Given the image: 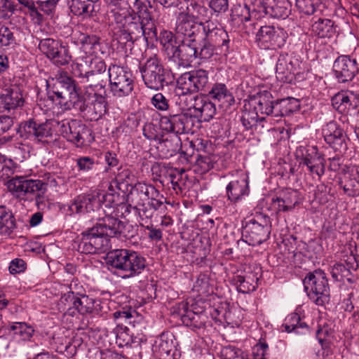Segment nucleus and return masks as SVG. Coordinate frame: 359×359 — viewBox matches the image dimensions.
Listing matches in <instances>:
<instances>
[{"instance_id":"obj_54","label":"nucleus","mask_w":359,"mask_h":359,"mask_svg":"<svg viewBox=\"0 0 359 359\" xmlns=\"http://www.w3.org/2000/svg\"><path fill=\"white\" fill-rule=\"evenodd\" d=\"M332 278L336 281H344L346 277L350 276L351 272L346 266L341 263L334 264L330 271Z\"/></svg>"},{"instance_id":"obj_8","label":"nucleus","mask_w":359,"mask_h":359,"mask_svg":"<svg viewBox=\"0 0 359 359\" xmlns=\"http://www.w3.org/2000/svg\"><path fill=\"white\" fill-rule=\"evenodd\" d=\"M103 217L92 227L81 233V238L78 245V250L84 254H96L104 252L109 248V238L101 226Z\"/></svg>"},{"instance_id":"obj_59","label":"nucleus","mask_w":359,"mask_h":359,"mask_svg":"<svg viewBox=\"0 0 359 359\" xmlns=\"http://www.w3.org/2000/svg\"><path fill=\"white\" fill-rule=\"evenodd\" d=\"M344 192L351 197L359 196V179H350L343 186Z\"/></svg>"},{"instance_id":"obj_23","label":"nucleus","mask_w":359,"mask_h":359,"mask_svg":"<svg viewBox=\"0 0 359 359\" xmlns=\"http://www.w3.org/2000/svg\"><path fill=\"white\" fill-rule=\"evenodd\" d=\"M325 141L335 151L344 153L347 149L346 140L342 128L334 121H330L323 129Z\"/></svg>"},{"instance_id":"obj_48","label":"nucleus","mask_w":359,"mask_h":359,"mask_svg":"<svg viewBox=\"0 0 359 359\" xmlns=\"http://www.w3.org/2000/svg\"><path fill=\"white\" fill-rule=\"evenodd\" d=\"M264 119V117H259L257 112L252 108V109H246L243 113L241 121L246 130H250L257 127L259 121H263Z\"/></svg>"},{"instance_id":"obj_51","label":"nucleus","mask_w":359,"mask_h":359,"mask_svg":"<svg viewBox=\"0 0 359 359\" xmlns=\"http://www.w3.org/2000/svg\"><path fill=\"white\" fill-rule=\"evenodd\" d=\"M348 93L349 91H341L334 95L332 98L333 107L341 114L347 113L349 111Z\"/></svg>"},{"instance_id":"obj_21","label":"nucleus","mask_w":359,"mask_h":359,"mask_svg":"<svg viewBox=\"0 0 359 359\" xmlns=\"http://www.w3.org/2000/svg\"><path fill=\"white\" fill-rule=\"evenodd\" d=\"M252 10L273 18L285 19L290 15L291 4L287 0H262V4L254 6Z\"/></svg>"},{"instance_id":"obj_35","label":"nucleus","mask_w":359,"mask_h":359,"mask_svg":"<svg viewBox=\"0 0 359 359\" xmlns=\"http://www.w3.org/2000/svg\"><path fill=\"white\" fill-rule=\"evenodd\" d=\"M101 309L100 300L87 295L76 297L74 310L81 314L98 313Z\"/></svg>"},{"instance_id":"obj_63","label":"nucleus","mask_w":359,"mask_h":359,"mask_svg":"<svg viewBox=\"0 0 359 359\" xmlns=\"http://www.w3.org/2000/svg\"><path fill=\"white\" fill-rule=\"evenodd\" d=\"M151 104L158 110L165 111L169 109L168 101L162 93L154 95L151 99Z\"/></svg>"},{"instance_id":"obj_30","label":"nucleus","mask_w":359,"mask_h":359,"mask_svg":"<svg viewBox=\"0 0 359 359\" xmlns=\"http://www.w3.org/2000/svg\"><path fill=\"white\" fill-rule=\"evenodd\" d=\"M182 309L180 311L181 320L183 324L192 329H201L203 327L208 321V317L204 311H194L187 308V304H182Z\"/></svg>"},{"instance_id":"obj_49","label":"nucleus","mask_w":359,"mask_h":359,"mask_svg":"<svg viewBox=\"0 0 359 359\" xmlns=\"http://www.w3.org/2000/svg\"><path fill=\"white\" fill-rule=\"evenodd\" d=\"M320 5V0H296V6L298 11L307 15L317 13Z\"/></svg>"},{"instance_id":"obj_4","label":"nucleus","mask_w":359,"mask_h":359,"mask_svg":"<svg viewBox=\"0 0 359 359\" xmlns=\"http://www.w3.org/2000/svg\"><path fill=\"white\" fill-rule=\"evenodd\" d=\"M201 53L205 58L211 57L214 51L219 48L226 53L229 48V36L216 22H206L201 28Z\"/></svg>"},{"instance_id":"obj_3","label":"nucleus","mask_w":359,"mask_h":359,"mask_svg":"<svg viewBox=\"0 0 359 359\" xmlns=\"http://www.w3.org/2000/svg\"><path fill=\"white\" fill-rule=\"evenodd\" d=\"M81 66L77 65L74 69V74L80 79L87 91H106V86L109 80V70L107 72L105 62L95 57L92 59L90 64V69L83 72Z\"/></svg>"},{"instance_id":"obj_15","label":"nucleus","mask_w":359,"mask_h":359,"mask_svg":"<svg viewBox=\"0 0 359 359\" xmlns=\"http://www.w3.org/2000/svg\"><path fill=\"white\" fill-rule=\"evenodd\" d=\"M193 118L187 113L168 112L160 118V126L163 130L177 134L188 133L192 128Z\"/></svg>"},{"instance_id":"obj_39","label":"nucleus","mask_w":359,"mask_h":359,"mask_svg":"<svg viewBox=\"0 0 359 359\" xmlns=\"http://www.w3.org/2000/svg\"><path fill=\"white\" fill-rule=\"evenodd\" d=\"M16 227L13 212L4 205H0V234L9 235Z\"/></svg>"},{"instance_id":"obj_50","label":"nucleus","mask_w":359,"mask_h":359,"mask_svg":"<svg viewBox=\"0 0 359 359\" xmlns=\"http://www.w3.org/2000/svg\"><path fill=\"white\" fill-rule=\"evenodd\" d=\"M172 336L162 334L155 341V348L161 355H169L174 348Z\"/></svg>"},{"instance_id":"obj_47","label":"nucleus","mask_w":359,"mask_h":359,"mask_svg":"<svg viewBox=\"0 0 359 359\" xmlns=\"http://www.w3.org/2000/svg\"><path fill=\"white\" fill-rule=\"evenodd\" d=\"M159 39L165 53L171 58L175 55L178 44L172 33L169 31H163L160 34Z\"/></svg>"},{"instance_id":"obj_37","label":"nucleus","mask_w":359,"mask_h":359,"mask_svg":"<svg viewBox=\"0 0 359 359\" xmlns=\"http://www.w3.org/2000/svg\"><path fill=\"white\" fill-rule=\"evenodd\" d=\"M273 203L277 204L278 211L287 212L294 208L299 203L298 192L295 190H287L282 198L277 197L273 200Z\"/></svg>"},{"instance_id":"obj_41","label":"nucleus","mask_w":359,"mask_h":359,"mask_svg":"<svg viewBox=\"0 0 359 359\" xmlns=\"http://www.w3.org/2000/svg\"><path fill=\"white\" fill-rule=\"evenodd\" d=\"M311 31L320 38H330L335 33V28L331 20L319 18L312 25Z\"/></svg>"},{"instance_id":"obj_58","label":"nucleus","mask_w":359,"mask_h":359,"mask_svg":"<svg viewBox=\"0 0 359 359\" xmlns=\"http://www.w3.org/2000/svg\"><path fill=\"white\" fill-rule=\"evenodd\" d=\"M135 8L137 10L138 15L141 19L144 18H150L149 8H151L150 1L148 0H136L134 4Z\"/></svg>"},{"instance_id":"obj_36","label":"nucleus","mask_w":359,"mask_h":359,"mask_svg":"<svg viewBox=\"0 0 359 359\" xmlns=\"http://www.w3.org/2000/svg\"><path fill=\"white\" fill-rule=\"evenodd\" d=\"M90 95V90L86 92L83 95L79 94L76 90L69 96V103L65 102V109L73 108L76 111H79L83 114V116L86 117L87 109L88 107V95Z\"/></svg>"},{"instance_id":"obj_25","label":"nucleus","mask_w":359,"mask_h":359,"mask_svg":"<svg viewBox=\"0 0 359 359\" xmlns=\"http://www.w3.org/2000/svg\"><path fill=\"white\" fill-rule=\"evenodd\" d=\"M286 34L282 29L273 26H262L257 34V41L265 48L281 47L285 44Z\"/></svg>"},{"instance_id":"obj_26","label":"nucleus","mask_w":359,"mask_h":359,"mask_svg":"<svg viewBox=\"0 0 359 359\" xmlns=\"http://www.w3.org/2000/svg\"><path fill=\"white\" fill-rule=\"evenodd\" d=\"M211 15V12L203 3L191 1L187 6V14L182 15L177 23L188 21L203 27L205 22H213L210 19Z\"/></svg>"},{"instance_id":"obj_24","label":"nucleus","mask_w":359,"mask_h":359,"mask_svg":"<svg viewBox=\"0 0 359 359\" xmlns=\"http://www.w3.org/2000/svg\"><path fill=\"white\" fill-rule=\"evenodd\" d=\"M20 4L28 9L30 16L35 23L41 24L44 15H50L55 11L59 0H18Z\"/></svg>"},{"instance_id":"obj_44","label":"nucleus","mask_w":359,"mask_h":359,"mask_svg":"<svg viewBox=\"0 0 359 359\" xmlns=\"http://www.w3.org/2000/svg\"><path fill=\"white\" fill-rule=\"evenodd\" d=\"M296 100L292 97L275 100L273 117H282L290 115L295 110L296 106L293 105Z\"/></svg>"},{"instance_id":"obj_20","label":"nucleus","mask_w":359,"mask_h":359,"mask_svg":"<svg viewBox=\"0 0 359 359\" xmlns=\"http://www.w3.org/2000/svg\"><path fill=\"white\" fill-rule=\"evenodd\" d=\"M52 126H55L54 121L38 123L29 118L20 124L18 133L24 139H37L40 141L51 136Z\"/></svg>"},{"instance_id":"obj_60","label":"nucleus","mask_w":359,"mask_h":359,"mask_svg":"<svg viewBox=\"0 0 359 359\" xmlns=\"http://www.w3.org/2000/svg\"><path fill=\"white\" fill-rule=\"evenodd\" d=\"M134 208L137 210L138 214L142 219H151L153 217L155 212L148 203L147 204H145L140 201H137V203H135Z\"/></svg>"},{"instance_id":"obj_18","label":"nucleus","mask_w":359,"mask_h":359,"mask_svg":"<svg viewBox=\"0 0 359 359\" xmlns=\"http://www.w3.org/2000/svg\"><path fill=\"white\" fill-rule=\"evenodd\" d=\"M142 23L143 20L140 17H129L127 22L114 32L116 39L121 44H126L128 42L133 43L140 39L144 33Z\"/></svg>"},{"instance_id":"obj_64","label":"nucleus","mask_w":359,"mask_h":359,"mask_svg":"<svg viewBox=\"0 0 359 359\" xmlns=\"http://www.w3.org/2000/svg\"><path fill=\"white\" fill-rule=\"evenodd\" d=\"M91 55H95L96 57L99 53L104 54L103 44L100 42V39L97 36L91 37V43L89 44V49L86 51Z\"/></svg>"},{"instance_id":"obj_13","label":"nucleus","mask_w":359,"mask_h":359,"mask_svg":"<svg viewBox=\"0 0 359 359\" xmlns=\"http://www.w3.org/2000/svg\"><path fill=\"white\" fill-rule=\"evenodd\" d=\"M296 156L300 159V165L306 166L309 172L316 175L318 177L323 176L325 171V160L314 146H299L296 150Z\"/></svg>"},{"instance_id":"obj_53","label":"nucleus","mask_w":359,"mask_h":359,"mask_svg":"<svg viewBox=\"0 0 359 359\" xmlns=\"http://www.w3.org/2000/svg\"><path fill=\"white\" fill-rule=\"evenodd\" d=\"M72 57L69 53V50L65 46L61 45L57 49L56 54H53L50 60L57 66H64L70 62Z\"/></svg>"},{"instance_id":"obj_45","label":"nucleus","mask_w":359,"mask_h":359,"mask_svg":"<svg viewBox=\"0 0 359 359\" xmlns=\"http://www.w3.org/2000/svg\"><path fill=\"white\" fill-rule=\"evenodd\" d=\"M72 285H70V291L67 293L62 294L60 298L57 306L58 309L61 312H69L70 315H73L74 313V311L71 312V310L75 309L76 295H75L74 292L72 290Z\"/></svg>"},{"instance_id":"obj_1","label":"nucleus","mask_w":359,"mask_h":359,"mask_svg":"<svg viewBox=\"0 0 359 359\" xmlns=\"http://www.w3.org/2000/svg\"><path fill=\"white\" fill-rule=\"evenodd\" d=\"M201 28L199 25L184 21L177 23L176 32L177 34L184 36L180 43L177 44L176 51L171 58L182 65H189L196 59H206L201 53Z\"/></svg>"},{"instance_id":"obj_42","label":"nucleus","mask_w":359,"mask_h":359,"mask_svg":"<svg viewBox=\"0 0 359 359\" xmlns=\"http://www.w3.org/2000/svg\"><path fill=\"white\" fill-rule=\"evenodd\" d=\"M99 0H71L70 9L75 15H89Z\"/></svg>"},{"instance_id":"obj_9","label":"nucleus","mask_w":359,"mask_h":359,"mask_svg":"<svg viewBox=\"0 0 359 359\" xmlns=\"http://www.w3.org/2000/svg\"><path fill=\"white\" fill-rule=\"evenodd\" d=\"M271 233L270 219L260 215L247 222L242 230L243 241L250 245L256 246L269 238Z\"/></svg>"},{"instance_id":"obj_16","label":"nucleus","mask_w":359,"mask_h":359,"mask_svg":"<svg viewBox=\"0 0 359 359\" xmlns=\"http://www.w3.org/2000/svg\"><path fill=\"white\" fill-rule=\"evenodd\" d=\"M300 61L287 53L280 54L276 67V75L278 80L283 83H292L299 77Z\"/></svg>"},{"instance_id":"obj_29","label":"nucleus","mask_w":359,"mask_h":359,"mask_svg":"<svg viewBox=\"0 0 359 359\" xmlns=\"http://www.w3.org/2000/svg\"><path fill=\"white\" fill-rule=\"evenodd\" d=\"M250 106L259 115L273 116L275 100L267 91L258 94L251 99Z\"/></svg>"},{"instance_id":"obj_34","label":"nucleus","mask_w":359,"mask_h":359,"mask_svg":"<svg viewBox=\"0 0 359 359\" xmlns=\"http://www.w3.org/2000/svg\"><path fill=\"white\" fill-rule=\"evenodd\" d=\"M209 97L215 102H217L222 107H229L234 102V97L224 83H215L208 92Z\"/></svg>"},{"instance_id":"obj_56","label":"nucleus","mask_w":359,"mask_h":359,"mask_svg":"<svg viewBox=\"0 0 359 359\" xmlns=\"http://www.w3.org/2000/svg\"><path fill=\"white\" fill-rule=\"evenodd\" d=\"M15 163L11 159L6 160L4 156H0V172L1 177H11L15 172Z\"/></svg>"},{"instance_id":"obj_57","label":"nucleus","mask_w":359,"mask_h":359,"mask_svg":"<svg viewBox=\"0 0 359 359\" xmlns=\"http://www.w3.org/2000/svg\"><path fill=\"white\" fill-rule=\"evenodd\" d=\"M95 164L94 158L89 156H81L76 159V165L79 168V170L83 172L92 170Z\"/></svg>"},{"instance_id":"obj_6","label":"nucleus","mask_w":359,"mask_h":359,"mask_svg":"<svg viewBox=\"0 0 359 359\" xmlns=\"http://www.w3.org/2000/svg\"><path fill=\"white\" fill-rule=\"evenodd\" d=\"M140 71L144 83L150 89L158 90L171 82L170 72L163 67L161 60L156 56L147 59L140 66Z\"/></svg>"},{"instance_id":"obj_11","label":"nucleus","mask_w":359,"mask_h":359,"mask_svg":"<svg viewBox=\"0 0 359 359\" xmlns=\"http://www.w3.org/2000/svg\"><path fill=\"white\" fill-rule=\"evenodd\" d=\"M109 74L110 89L114 96L122 97L131 93L134 80L130 71L119 65H111Z\"/></svg>"},{"instance_id":"obj_12","label":"nucleus","mask_w":359,"mask_h":359,"mask_svg":"<svg viewBox=\"0 0 359 359\" xmlns=\"http://www.w3.org/2000/svg\"><path fill=\"white\" fill-rule=\"evenodd\" d=\"M55 127L57 132L67 141L72 142L77 147L83 146L89 141L91 135V130L81 121L79 120H62L54 121Z\"/></svg>"},{"instance_id":"obj_46","label":"nucleus","mask_w":359,"mask_h":359,"mask_svg":"<svg viewBox=\"0 0 359 359\" xmlns=\"http://www.w3.org/2000/svg\"><path fill=\"white\" fill-rule=\"evenodd\" d=\"M3 94L11 110L23 106L24 99L18 88L6 89Z\"/></svg>"},{"instance_id":"obj_19","label":"nucleus","mask_w":359,"mask_h":359,"mask_svg":"<svg viewBox=\"0 0 359 359\" xmlns=\"http://www.w3.org/2000/svg\"><path fill=\"white\" fill-rule=\"evenodd\" d=\"M184 101L189 102L187 104V109H194V116L198 117L201 121H209L216 114L215 104L205 96L189 95Z\"/></svg>"},{"instance_id":"obj_61","label":"nucleus","mask_w":359,"mask_h":359,"mask_svg":"<svg viewBox=\"0 0 359 359\" xmlns=\"http://www.w3.org/2000/svg\"><path fill=\"white\" fill-rule=\"evenodd\" d=\"M15 5L11 0H0V18H5L14 13Z\"/></svg>"},{"instance_id":"obj_28","label":"nucleus","mask_w":359,"mask_h":359,"mask_svg":"<svg viewBox=\"0 0 359 359\" xmlns=\"http://www.w3.org/2000/svg\"><path fill=\"white\" fill-rule=\"evenodd\" d=\"M106 4L109 8V18L111 23H115L114 32L121 25L127 22L129 17L133 15L130 14L128 5L125 1Z\"/></svg>"},{"instance_id":"obj_2","label":"nucleus","mask_w":359,"mask_h":359,"mask_svg":"<svg viewBox=\"0 0 359 359\" xmlns=\"http://www.w3.org/2000/svg\"><path fill=\"white\" fill-rule=\"evenodd\" d=\"M106 264L117 270L123 278L140 274L146 267V259L139 252L127 249H116L107 252Z\"/></svg>"},{"instance_id":"obj_17","label":"nucleus","mask_w":359,"mask_h":359,"mask_svg":"<svg viewBox=\"0 0 359 359\" xmlns=\"http://www.w3.org/2000/svg\"><path fill=\"white\" fill-rule=\"evenodd\" d=\"M101 226L104 228L105 234L110 237L125 238L126 239H134L137 237V229L129 223L120 221L116 216L106 214L103 217V222Z\"/></svg>"},{"instance_id":"obj_10","label":"nucleus","mask_w":359,"mask_h":359,"mask_svg":"<svg viewBox=\"0 0 359 359\" xmlns=\"http://www.w3.org/2000/svg\"><path fill=\"white\" fill-rule=\"evenodd\" d=\"M209 83L208 72L204 69H198L182 74L177 80V93L186 97L194 93L203 90Z\"/></svg>"},{"instance_id":"obj_38","label":"nucleus","mask_w":359,"mask_h":359,"mask_svg":"<svg viewBox=\"0 0 359 359\" xmlns=\"http://www.w3.org/2000/svg\"><path fill=\"white\" fill-rule=\"evenodd\" d=\"M5 330H8V333L12 334L15 339L22 341L29 340L34 332L32 326L22 322L14 323Z\"/></svg>"},{"instance_id":"obj_62","label":"nucleus","mask_w":359,"mask_h":359,"mask_svg":"<svg viewBox=\"0 0 359 359\" xmlns=\"http://www.w3.org/2000/svg\"><path fill=\"white\" fill-rule=\"evenodd\" d=\"M222 354L225 359H249L245 355H243L240 350L236 349L232 346H226L222 351Z\"/></svg>"},{"instance_id":"obj_27","label":"nucleus","mask_w":359,"mask_h":359,"mask_svg":"<svg viewBox=\"0 0 359 359\" xmlns=\"http://www.w3.org/2000/svg\"><path fill=\"white\" fill-rule=\"evenodd\" d=\"M106 91H90L86 117L90 121H97L107 111Z\"/></svg>"},{"instance_id":"obj_5","label":"nucleus","mask_w":359,"mask_h":359,"mask_svg":"<svg viewBox=\"0 0 359 359\" xmlns=\"http://www.w3.org/2000/svg\"><path fill=\"white\" fill-rule=\"evenodd\" d=\"M303 284L308 297L316 305L323 306L329 302L330 290L328 279L323 270L316 269L308 273Z\"/></svg>"},{"instance_id":"obj_22","label":"nucleus","mask_w":359,"mask_h":359,"mask_svg":"<svg viewBox=\"0 0 359 359\" xmlns=\"http://www.w3.org/2000/svg\"><path fill=\"white\" fill-rule=\"evenodd\" d=\"M333 72L339 83L351 81L358 72L356 59L348 55L339 56L333 64Z\"/></svg>"},{"instance_id":"obj_52","label":"nucleus","mask_w":359,"mask_h":359,"mask_svg":"<svg viewBox=\"0 0 359 359\" xmlns=\"http://www.w3.org/2000/svg\"><path fill=\"white\" fill-rule=\"evenodd\" d=\"M61 45L62 44H60L58 41L47 38L40 41L39 48L41 53L50 59L53 54H56L57 49H58Z\"/></svg>"},{"instance_id":"obj_7","label":"nucleus","mask_w":359,"mask_h":359,"mask_svg":"<svg viewBox=\"0 0 359 359\" xmlns=\"http://www.w3.org/2000/svg\"><path fill=\"white\" fill-rule=\"evenodd\" d=\"M114 196L111 194H97L79 195L69 205L70 215L87 213L95 211L106 212L105 208L111 209L114 204Z\"/></svg>"},{"instance_id":"obj_40","label":"nucleus","mask_w":359,"mask_h":359,"mask_svg":"<svg viewBox=\"0 0 359 359\" xmlns=\"http://www.w3.org/2000/svg\"><path fill=\"white\" fill-rule=\"evenodd\" d=\"M258 280L259 278L253 273L238 276L235 278L238 291L243 294L255 291L258 286Z\"/></svg>"},{"instance_id":"obj_43","label":"nucleus","mask_w":359,"mask_h":359,"mask_svg":"<svg viewBox=\"0 0 359 359\" xmlns=\"http://www.w3.org/2000/svg\"><path fill=\"white\" fill-rule=\"evenodd\" d=\"M159 148L164 158L173 156L180 149V139L177 135L166 138L159 143Z\"/></svg>"},{"instance_id":"obj_55","label":"nucleus","mask_w":359,"mask_h":359,"mask_svg":"<svg viewBox=\"0 0 359 359\" xmlns=\"http://www.w3.org/2000/svg\"><path fill=\"white\" fill-rule=\"evenodd\" d=\"M16 43L13 31L4 26H0V46H8Z\"/></svg>"},{"instance_id":"obj_31","label":"nucleus","mask_w":359,"mask_h":359,"mask_svg":"<svg viewBox=\"0 0 359 359\" xmlns=\"http://www.w3.org/2000/svg\"><path fill=\"white\" fill-rule=\"evenodd\" d=\"M132 201L137 203V201L144 203V201L154 199L155 197L163 198L159 191L151 184L138 182L135 184L130 191Z\"/></svg>"},{"instance_id":"obj_32","label":"nucleus","mask_w":359,"mask_h":359,"mask_svg":"<svg viewBox=\"0 0 359 359\" xmlns=\"http://www.w3.org/2000/svg\"><path fill=\"white\" fill-rule=\"evenodd\" d=\"M228 200L236 203L249 193L248 182L245 177L231 180L226 187Z\"/></svg>"},{"instance_id":"obj_14","label":"nucleus","mask_w":359,"mask_h":359,"mask_svg":"<svg viewBox=\"0 0 359 359\" xmlns=\"http://www.w3.org/2000/svg\"><path fill=\"white\" fill-rule=\"evenodd\" d=\"M9 191L18 197L29 194L37 193L39 196L43 194L48 188V183L40 180L27 179L23 176H15L6 182Z\"/></svg>"},{"instance_id":"obj_33","label":"nucleus","mask_w":359,"mask_h":359,"mask_svg":"<svg viewBox=\"0 0 359 359\" xmlns=\"http://www.w3.org/2000/svg\"><path fill=\"white\" fill-rule=\"evenodd\" d=\"M76 90L75 81L69 76H61L53 84V93L59 100V104Z\"/></svg>"}]
</instances>
